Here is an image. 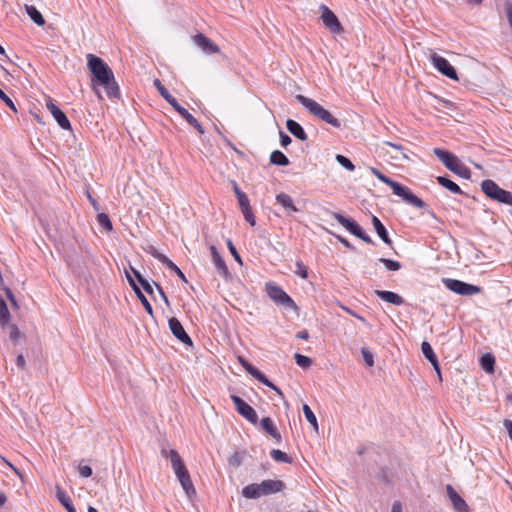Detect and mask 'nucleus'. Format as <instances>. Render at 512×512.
<instances>
[{
	"instance_id": "17",
	"label": "nucleus",
	"mask_w": 512,
	"mask_h": 512,
	"mask_svg": "<svg viewBox=\"0 0 512 512\" xmlns=\"http://www.w3.org/2000/svg\"><path fill=\"white\" fill-rule=\"evenodd\" d=\"M446 490L455 511L469 512V507L466 501L454 490L451 485H447Z\"/></svg>"
},
{
	"instance_id": "13",
	"label": "nucleus",
	"mask_w": 512,
	"mask_h": 512,
	"mask_svg": "<svg viewBox=\"0 0 512 512\" xmlns=\"http://www.w3.org/2000/svg\"><path fill=\"white\" fill-rule=\"evenodd\" d=\"M393 193L401 197L406 203L417 208H424L426 206V204L419 197L413 194L409 188L402 186L399 183L395 185Z\"/></svg>"
},
{
	"instance_id": "28",
	"label": "nucleus",
	"mask_w": 512,
	"mask_h": 512,
	"mask_svg": "<svg viewBox=\"0 0 512 512\" xmlns=\"http://www.w3.org/2000/svg\"><path fill=\"white\" fill-rule=\"evenodd\" d=\"M437 182L441 186L448 189L449 191H451L454 194H462L463 193L461 188L459 187V185H457L455 182H453L452 180H450L444 176L437 177Z\"/></svg>"
},
{
	"instance_id": "32",
	"label": "nucleus",
	"mask_w": 512,
	"mask_h": 512,
	"mask_svg": "<svg viewBox=\"0 0 512 512\" xmlns=\"http://www.w3.org/2000/svg\"><path fill=\"white\" fill-rule=\"evenodd\" d=\"M213 262L221 276H223L225 279H230V272L228 270V267L226 266L225 261L220 255H217V257L213 258Z\"/></svg>"
},
{
	"instance_id": "42",
	"label": "nucleus",
	"mask_w": 512,
	"mask_h": 512,
	"mask_svg": "<svg viewBox=\"0 0 512 512\" xmlns=\"http://www.w3.org/2000/svg\"><path fill=\"white\" fill-rule=\"evenodd\" d=\"M336 161L345 169L348 171H353L355 169L354 164L345 156L343 155H336Z\"/></svg>"
},
{
	"instance_id": "12",
	"label": "nucleus",
	"mask_w": 512,
	"mask_h": 512,
	"mask_svg": "<svg viewBox=\"0 0 512 512\" xmlns=\"http://www.w3.org/2000/svg\"><path fill=\"white\" fill-rule=\"evenodd\" d=\"M430 60L441 74L452 80H458L456 70L445 58L433 53L430 55Z\"/></svg>"
},
{
	"instance_id": "24",
	"label": "nucleus",
	"mask_w": 512,
	"mask_h": 512,
	"mask_svg": "<svg viewBox=\"0 0 512 512\" xmlns=\"http://www.w3.org/2000/svg\"><path fill=\"white\" fill-rule=\"evenodd\" d=\"M56 497L68 512H76L71 498L59 486H56Z\"/></svg>"
},
{
	"instance_id": "40",
	"label": "nucleus",
	"mask_w": 512,
	"mask_h": 512,
	"mask_svg": "<svg viewBox=\"0 0 512 512\" xmlns=\"http://www.w3.org/2000/svg\"><path fill=\"white\" fill-rule=\"evenodd\" d=\"M383 144L401 152V157L395 156V157H393L394 159H397V160H400V159L408 160L409 159L408 155L404 153L405 148L402 145L396 144V143H393L390 141H385V142H383Z\"/></svg>"
},
{
	"instance_id": "53",
	"label": "nucleus",
	"mask_w": 512,
	"mask_h": 512,
	"mask_svg": "<svg viewBox=\"0 0 512 512\" xmlns=\"http://www.w3.org/2000/svg\"><path fill=\"white\" fill-rule=\"evenodd\" d=\"M79 474L84 477H90L92 475V468L88 465L79 466Z\"/></svg>"
},
{
	"instance_id": "29",
	"label": "nucleus",
	"mask_w": 512,
	"mask_h": 512,
	"mask_svg": "<svg viewBox=\"0 0 512 512\" xmlns=\"http://www.w3.org/2000/svg\"><path fill=\"white\" fill-rule=\"evenodd\" d=\"M25 10L34 23L39 26H43L45 24V20L42 14L36 9V7L32 5H26Z\"/></svg>"
},
{
	"instance_id": "38",
	"label": "nucleus",
	"mask_w": 512,
	"mask_h": 512,
	"mask_svg": "<svg viewBox=\"0 0 512 512\" xmlns=\"http://www.w3.org/2000/svg\"><path fill=\"white\" fill-rule=\"evenodd\" d=\"M421 350H422L423 355L429 362H435V360L437 359V356L435 355L431 345L428 342H426V341L422 342Z\"/></svg>"
},
{
	"instance_id": "25",
	"label": "nucleus",
	"mask_w": 512,
	"mask_h": 512,
	"mask_svg": "<svg viewBox=\"0 0 512 512\" xmlns=\"http://www.w3.org/2000/svg\"><path fill=\"white\" fill-rule=\"evenodd\" d=\"M276 201L278 204H280L284 209L288 211H298V208L294 205L292 197L286 193H279L276 196Z\"/></svg>"
},
{
	"instance_id": "52",
	"label": "nucleus",
	"mask_w": 512,
	"mask_h": 512,
	"mask_svg": "<svg viewBox=\"0 0 512 512\" xmlns=\"http://www.w3.org/2000/svg\"><path fill=\"white\" fill-rule=\"evenodd\" d=\"M238 198V202H239V206L241 208V211L245 209V207H250V204H249V199L247 197V195L244 193V194H239V197Z\"/></svg>"
},
{
	"instance_id": "63",
	"label": "nucleus",
	"mask_w": 512,
	"mask_h": 512,
	"mask_svg": "<svg viewBox=\"0 0 512 512\" xmlns=\"http://www.w3.org/2000/svg\"><path fill=\"white\" fill-rule=\"evenodd\" d=\"M296 337L298 339H303V340H307L309 338V333L307 330H301L299 331L297 334H296Z\"/></svg>"
},
{
	"instance_id": "50",
	"label": "nucleus",
	"mask_w": 512,
	"mask_h": 512,
	"mask_svg": "<svg viewBox=\"0 0 512 512\" xmlns=\"http://www.w3.org/2000/svg\"><path fill=\"white\" fill-rule=\"evenodd\" d=\"M297 270L295 273L299 275L301 278L306 279L308 277L307 267L302 262L296 263Z\"/></svg>"
},
{
	"instance_id": "18",
	"label": "nucleus",
	"mask_w": 512,
	"mask_h": 512,
	"mask_svg": "<svg viewBox=\"0 0 512 512\" xmlns=\"http://www.w3.org/2000/svg\"><path fill=\"white\" fill-rule=\"evenodd\" d=\"M258 485L262 496L280 492L285 486L281 480L272 479L264 480Z\"/></svg>"
},
{
	"instance_id": "49",
	"label": "nucleus",
	"mask_w": 512,
	"mask_h": 512,
	"mask_svg": "<svg viewBox=\"0 0 512 512\" xmlns=\"http://www.w3.org/2000/svg\"><path fill=\"white\" fill-rule=\"evenodd\" d=\"M10 339L13 341H17L22 337L21 331L18 329V327L15 324L10 325Z\"/></svg>"
},
{
	"instance_id": "59",
	"label": "nucleus",
	"mask_w": 512,
	"mask_h": 512,
	"mask_svg": "<svg viewBox=\"0 0 512 512\" xmlns=\"http://www.w3.org/2000/svg\"><path fill=\"white\" fill-rule=\"evenodd\" d=\"M503 425L506 428V430L508 432V435H509V437H510V439L512 441V421L506 419V420H504Z\"/></svg>"
},
{
	"instance_id": "34",
	"label": "nucleus",
	"mask_w": 512,
	"mask_h": 512,
	"mask_svg": "<svg viewBox=\"0 0 512 512\" xmlns=\"http://www.w3.org/2000/svg\"><path fill=\"white\" fill-rule=\"evenodd\" d=\"M303 413L307 421L313 426L314 431L318 433L319 427L316 416L307 404L303 405Z\"/></svg>"
},
{
	"instance_id": "37",
	"label": "nucleus",
	"mask_w": 512,
	"mask_h": 512,
	"mask_svg": "<svg viewBox=\"0 0 512 512\" xmlns=\"http://www.w3.org/2000/svg\"><path fill=\"white\" fill-rule=\"evenodd\" d=\"M270 455L277 462L292 463V458L279 449H273Z\"/></svg>"
},
{
	"instance_id": "7",
	"label": "nucleus",
	"mask_w": 512,
	"mask_h": 512,
	"mask_svg": "<svg viewBox=\"0 0 512 512\" xmlns=\"http://www.w3.org/2000/svg\"><path fill=\"white\" fill-rule=\"evenodd\" d=\"M333 217L338 221L340 225L345 227L350 233L358 237L362 241L373 244L372 239L368 236L363 229L354 220L344 217L342 214L333 213Z\"/></svg>"
},
{
	"instance_id": "43",
	"label": "nucleus",
	"mask_w": 512,
	"mask_h": 512,
	"mask_svg": "<svg viewBox=\"0 0 512 512\" xmlns=\"http://www.w3.org/2000/svg\"><path fill=\"white\" fill-rule=\"evenodd\" d=\"M379 261L390 271H398L401 268V264L398 261L386 258H380Z\"/></svg>"
},
{
	"instance_id": "3",
	"label": "nucleus",
	"mask_w": 512,
	"mask_h": 512,
	"mask_svg": "<svg viewBox=\"0 0 512 512\" xmlns=\"http://www.w3.org/2000/svg\"><path fill=\"white\" fill-rule=\"evenodd\" d=\"M297 101L305 107L310 114L320 119L321 121L330 124L335 128H339L341 126V121L335 118L328 110L323 108L318 102L315 100L308 98L304 95L298 94L296 95Z\"/></svg>"
},
{
	"instance_id": "14",
	"label": "nucleus",
	"mask_w": 512,
	"mask_h": 512,
	"mask_svg": "<svg viewBox=\"0 0 512 512\" xmlns=\"http://www.w3.org/2000/svg\"><path fill=\"white\" fill-rule=\"evenodd\" d=\"M46 107L62 129L71 130L70 121L64 112L58 106H56L51 99L47 100Z\"/></svg>"
},
{
	"instance_id": "54",
	"label": "nucleus",
	"mask_w": 512,
	"mask_h": 512,
	"mask_svg": "<svg viewBox=\"0 0 512 512\" xmlns=\"http://www.w3.org/2000/svg\"><path fill=\"white\" fill-rule=\"evenodd\" d=\"M4 290H5V294L8 298V300L10 301L11 305L14 308L18 309L19 306L17 304L16 298H15L14 294L12 293V291L9 288H5Z\"/></svg>"
},
{
	"instance_id": "47",
	"label": "nucleus",
	"mask_w": 512,
	"mask_h": 512,
	"mask_svg": "<svg viewBox=\"0 0 512 512\" xmlns=\"http://www.w3.org/2000/svg\"><path fill=\"white\" fill-rule=\"evenodd\" d=\"M243 216L245 220L251 225L254 226L256 224L255 216L252 212L251 207H245L244 210H242Z\"/></svg>"
},
{
	"instance_id": "1",
	"label": "nucleus",
	"mask_w": 512,
	"mask_h": 512,
	"mask_svg": "<svg viewBox=\"0 0 512 512\" xmlns=\"http://www.w3.org/2000/svg\"><path fill=\"white\" fill-rule=\"evenodd\" d=\"M87 66L93 75V82L104 87L109 97H119V86L115 81L113 71L100 57L88 54Z\"/></svg>"
},
{
	"instance_id": "33",
	"label": "nucleus",
	"mask_w": 512,
	"mask_h": 512,
	"mask_svg": "<svg viewBox=\"0 0 512 512\" xmlns=\"http://www.w3.org/2000/svg\"><path fill=\"white\" fill-rule=\"evenodd\" d=\"M10 321V312L3 297L0 295V324L5 326Z\"/></svg>"
},
{
	"instance_id": "21",
	"label": "nucleus",
	"mask_w": 512,
	"mask_h": 512,
	"mask_svg": "<svg viewBox=\"0 0 512 512\" xmlns=\"http://www.w3.org/2000/svg\"><path fill=\"white\" fill-rule=\"evenodd\" d=\"M375 294L382 300L396 306H400L404 303V299L402 296L391 291L375 290Z\"/></svg>"
},
{
	"instance_id": "30",
	"label": "nucleus",
	"mask_w": 512,
	"mask_h": 512,
	"mask_svg": "<svg viewBox=\"0 0 512 512\" xmlns=\"http://www.w3.org/2000/svg\"><path fill=\"white\" fill-rule=\"evenodd\" d=\"M270 162L273 165H277V166H287L290 163L287 156L279 150H275L271 153Z\"/></svg>"
},
{
	"instance_id": "19",
	"label": "nucleus",
	"mask_w": 512,
	"mask_h": 512,
	"mask_svg": "<svg viewBox=\"0 0 512 512\" xmlns=\"http://www.w3.org/2000/svg\"><path fill=\"white\" fill-rule=\"evenodd\" d=\"M260 425H261V428L276 441V443L281 442V440H282L281 434L279 433L273 420L270 417L262 418Z\"/></svg>"
},
{
	"instance_id": "39",
	"label": "nucleus",
	"mask_w": 512,
	"mask_h": 512,
	"mask_svg": "<svg viewBox=\"0 0 512 512\" xmlns=\"http://www.w3.org/2000/svg\"><path fill=\"white\" fill-rule=\"evenodd\" d=\"M97 221L100 226H102L105 230L111 231L113 226L109 216L106 213H99L97 215Z\"/></svg>"
},
{
	"instance_id": "27",
	"label": "nucleus",
	"mask_w": 512,
	"mask_h": 512,
	"mask_svg": "<svg viewBox=\"0 0 512 512\" xmlns=\"http://www.w3.org/2000/svg\"><path fill=\"white\" fill-rule=\"evenodd\" d=\"M242 495L247 499H256L262 496L257 483L245 486L242 490Z\"/></svg>"
},
{
	"instance_id": "15",
	"label": "nucleus",
	"mask_w": 512,
	"mask_h": 512,
	"mask_svg": "<svg viewBox=\"0 0 512 512\" xmlns=\"http://www.w3.org/2000/svg\"><path fill=\"white\" fill-rule=\"evenodd\" d=\"M168 323H169V328H170L172 334L179 341H181L182 343H184L186 345L192 346L191 338L188 336V334L184 330L182 324L180 323V321L177 318H175V317L170 318Z\"/></svg>"
},
{
	"instance_id": "60",
	"label": "nucleus",
	"mask_w": 512,
	"mask_h": 512,
	"mask_svg": "<svg viewBox=\"0 0 512 512\" xmlns=\"http://www.w3.org/2000/svg\"><path fill=\"white\" fill-rule=\"evenodd\" d=\"M16 364L19 368H21L22 370L25 369V366H26V362H25V359L23 357L22 354H19L16 358Z\"/></svg>"
},
{
	"instance_id": "20",
	"label": "nucleus",
	"mask_w": 512,
	"mask_h": 512,
	"mask_svg": "<svg viewBox=\"0 0 512 512\" xmlns=\"http://www.w3.org/2000/svg\"><path fill=\"white\" fill-rule=\"evenodd\" d=\"M174 109L179 113L181 117H183L188 122V124L193 126L198 131L199 134H204L205 131L203 126L192 114L188 112L187 109L182 107L180 104H178Z\"/></svg>"
},
{
	"instance_id": "11",
	"label": "nucleus",
	"mask_w": 512,
	"mask_h": 512,
	"mask_svg": "<svg viewBox=\"0 0 512 512\" xmlns=\"http://www.w3.org/2000/svg\"><path fill=\"white\" fill-rule=\"evenodd\" d=\"M321 10V19L323 24L330 32L334 34H340L343 32V27L339 22L337 16L334 14L332 10H330L326 5L320 6Z\"/></svg>"
},
{
	"instance_id": "6",
	"label": "nucleus",
	"mask_w": 512,
	"mask_h": 512,
	"mask_svg": "<svg viewBox=\"0 0 512 512\" xmlns=\"http://www.w3.org/2000/svg\"><path fill=\"white\" fill-rule=\"evenodd\" d=\"M265 291L275 304L296 310L297 305L293 299L274 282H268L265 285Z\"/></svg>"
},
{
	"instance_id": "36",
	"label": "nucleus",
	"mask_w": 512,
	"mask_h": 512,
	"mask_svg": "<svg viewBox=\"0 0 512 512\" xmlns=\"http://www.w3.org/2000/svg\"><path fill=\"white\" fill-rule=\"evenodd\" d=\"M137 298L140 300V302L142 303L143 307L145 308L146 312L150 315V316H153V308L151 306V304L149 303V301L147 300V298L144 296V294L141 292L140 288L138 286H135V290H134Z\"/></svg>"
},
{
	"instance_id": "10",
	"label": "nucleus",
	"mask_w": 512,
	"mask_h": 512,
	"mask_svg": "<svg viewBox=\"0 0 512 512\" xmlns=\"http://www.w3.org/2000/svg\"><path fill=\"white\" fill-rule=\"evenodd\" d=\"M231 400L235 405L236 411L242 417H244L248 422H250L253 425H256L258 423V415L252 406H250L237 395H231Z\"/></svg>"
},
{
	"instance_id": "57",
	"label": "nucleus",
	"mask_w": 512,
	"mask_h": 512,
	"mask_svg": "<svg viewBox=\"0 0 512 512\" xmlns=\"http://www.w3.org/2000/svg\"><path fill=\"white\" fill-rule=\"evenodd\" d=\"M154 284H155V286H156V288H157V290H158V293H159V295H160L161 299L164 301V303H165L167 306H170V302H169V300H168V298H167V296H166L165 292L163 291V288H162L159 284H157V283H154Z\"/></svg>"
},
{
	"instance_id": "48",
	"label": "nucleus",
	"mask_w": 512,
	"mask_h": 512,
	"mask_svg": "<svg viewBox=\"0 0 512 512\" xmlns=\"http://www.w3.org/2000/svg\"><path fill=\"white\" fill-rule=\"evenodd\" d=\"M0 99L14 112L17 113V108L13 101L0 89Z\"/></svg>"
},
{
	"instance_id": "9",
	"label": "nucleus",
	"mask_w": 512,
	"mask_h": 512,
	"mask_svg": "<svg viewBox=\"0 0 512 512\" xmlns=\"http://www.w3.org/2000/svg\"><path fill=\"white\" fill-rule=\"evenodd\" d=\"M443 282L449 290L459 295H474L481 291L479 286L468 284L456 279H444Z\"/></svg>"
},
{
	"instance_id": "44",
	"label": "nucleus",
	"mask_w": 512,
	"mask_h": 512,
	"mask_svg": "<svg viewBox=\"0 0 512 512\" xmlns=\"http://www.w3.org/2000/svg\"><path fill=\"white\" fill-rule=\"evenodd\" d=\"M296 363L303 368H307L311 365V359L307 356H304L302 354L296 353L294 355Z\"/></svg>"
},
{
	"instance_id": "31",
	"label": "nucleus",
	"mask_w": 512,
	"mask_h": 512,
	"mask_svg": "<svg viewBox=\"0 0 512 512\" xmlns=\"http://www.w3.org/2000/svg\"><path fill=\"white\" fill-rule=\"evenodd\" d=\"M481 367L483 370H485L488 373H493L494 371V364H495V358L492 354L486 353L482 355L480 359Z\"/></svg>"
},
{
	"instance_id": "4",
	"label": "nucleus",
	"mask_w": 512,
	"mask_h": 512,
	"mask_svg": "<svg viewBox=\"0 0 512 512\" xmlns=\"http://www.w3.org/2000/svg\"><path fill=\"white\" fill-rule=\"evenodd\" d=\"M435 156L444 164V166L464 179H470L471 171L464 165L457 156L447 150L435 148L433 150Z\"/></svg>"
},
{
	"instance_id": "55",
	"label": "nucleus",
	"mask_w": 512,
	"mask_h": 512,
	"mask_svg": "<svg viewBox=\"0 0 512 512\" xmlns=\"http://www.w3.org/2000/svg\"><path fill=\"white\" fill-rule=\"evenodd\" d=\"M139 283L141 284L146 293H148L149 295H153V287L145 278L140 279Z\"/></svg>"
},
{
	"instance_id": "45",
	"label": "nucleus",
	"mask_w": 512,
	"mask_h": 512,
	"mask_svg": "<svg viewBox=\"0 0 512 512\" xmlns=\"http://www.w3.org/2000/svg\"><path fill=\"white\" fill-rule=\"evenodd\" d=\"M147 252L151 254L154 258L158 259L162 264H165L166 261L169 259L164 254L158 252V250L153 246H149Z\"/></svg>"
},
{
	"instance_id": "41",
	"label": "nucleus",
	"mask_w": 512,
	"mask_h": 512,
	"mask_svg": "<svg viewBox=\"0 0 512 512\" xmlns=\"http://www.w3.org/2000/svg\"><path fill=\"white\" fill-rule=\"evenodd\" d=\"M170 271L174 272L182 281L187 282V279L183 272L178 268V266L173 263L170 259L166 261L164 264Z\"/></svg>"
},
{
	"instance_id": "62",
	"label": "nucleus",
	"mask_w": 512,
	"mask_h": 512,
	"mask_svg": "<svg viewBox=\"0 0 512 512\" xmlns=\"http://www.w3.org/2000/svg\"><path fill=\"white\" fill-rule=\"evenodd\" d=\"M391 512H402V504L400 501H395L392 504Z\"/></svg>"
},
{
	"instance_id": "26",
	"label": "nucleus",
	"mask_w": 512,
	"mask_h": 512,
	"mask_svg": "<svg viewBox=\"0 0 512 512\" xmlns=\"http://www.w3.org/2000/svg\"><path fill=\"white\" fill-rule=\"evenodd\" d=\"M160 95L173 107L175 108L179 103L178 101L168 92V90L162 85L159 79H155L153 82Z\"/></svg>"
},
{
	"instance_id": "35",
	"label": "nucleus",
	"mask_w": 512,
	"mask_h": 512,
	"mask_svg": "<svg viewBox=\"0 0 512 512\" xmlns=\"http://www.w3.org/2000/svg\"><path fill=\"white\" fill-rule=\"evenodd\" d=\"M370 171L372 172L373 175H375L381 182L387 184L388 186H390L392 188V190L394 189L395 185L398 184V182L390 179L389 177H387L386 175H384L383 173H381L377 168H374V167H370Z\"/></svg>"
},
{
	"instance_id": "5",
	"label": "nucleus",
	"mask_w": 512,
	"mask_h": 512,
	"mask_svg": "<svg viewBox=\"0 0 512 512\" xmlns=\"http://www.w3.org/2000/svg\"><path fill=\"white\" fill-rule=\"evenodd\" d=\"M481 189L487 197L502 204L512 205V193L500 188L493 180L481 183Z\"/></svg>"
},
{
	"instance_id": "8",
	"label": "nucleus",
	"mask_w": 512,
	"mask_h": 512,
	"mask_svg": "<svg viewBox=\"0 0 512 512\" xmlns=\"http://www.w3.org/2000/svg\"><path fill=\"white\" fill-rule=\"evenodd\" d=\"M239 363L245 369L247 373H249L252 377L258 380L260 383L274 390L281 398L284 397L283 392L275 386L261 371L252 366L248 361H246L243 357H238Z\"/></svg>"
},
{
	"instance_id": "64",
	"label": "nucleus",
	"mask_w": 512,
	"mask_h": 512,
	"mask_svg": "<svg viewBox=\"0 0 512 512\" xmlns=\"http://www.w3.org/2000/svg\"><path fill=\"white\" fill-rule=\"evenodd\" d=\"M125 273H126V278H127L128 282H129L130 286L132 287L133 291H134L135 290V286H138V285L136 284V282L134 281V279L132 278V276L130 275L129 272L126 271Z\"/></svg>"
},
{
	"instance_id": "16",
	"label": "nucleus",
	"mask_w": 512,
	"mask_h": 512,
	"mask_svg": "<svg viewBox=\"0 0 512 512\" xmlns=\"http://www.w3.org/2000/svg\"><path fill=\"white\" fill-rule=\"evenodd\" d=\"M194 43L207 54H215L220 52L219 46L202 33L193 38Z\"/></svg>"
},
{
	"instance_id": "2",
	"label": "nucleus",
	"mask_w": 512,
	"mask_h": 512,
	"mask_svg": "<svg viewBox=\"0 0 512 512\" xmlns=\"http://www.w3.org/2000/svg\"><path fill=\"white\" fill-rule=\"evenodd\" d=\"M161 454L165 458H170L174 473L179 480L183 490L189 498H192L196 494V490L191 481L190 474L179 453L174 449L169 451L162 449Z\"/></svg>"
},
{
	"instance_id": "61",
	"label": "nucleus",
	"mask_w": 512,
	"mask_h": 512,
	"mask_svg": "<svg viewBox=\"0 0 512 512\" xmlns=\"http://www.w3.org/2000/svg\"><path fill=\"white\" fill-rule=\"evenodd\" d=\"M430 363L432 364L434 370L438 374L439 380L441 381L442 380V376H441V370H440L438 359H436L435 362H430Z\"/></svg>"
},
{
	"instance_id": "46",
	"label": "nucleus",
	"mask_w": 512,
	"mask_h": 512,
	"mask_svg": "<svg viewBox=\"0 0 512 512\" xmlns=\"http://www.w3.org/2000/svg\"><path fill=\"white\" fill-rule=\"evenodd\" d=\"M362 357L366 363L367 366L372 367L374 365V359L372 352L367 348L361 349Z\"/></svg>"
},
{
	"instance_id": "58",
	"label": "nucleus",
	"mask_w": 512,
	"mask_h": 512,
	"mask_svg": "<svg viewBox=\"0 0 512 512\" xmlns=\"http://www.w3.org/2000/svg\"><path fill=\"white\" fill-rule=\"evenodd\" d=\"M280 142L283 147H286L292 142V139L284 132H280Z\"/></svg>"
},
{
	"instance_id": "23",
	"label": "nucleus",
	"mask_w": 512,
	"mask_h": 512,
	"mask_svg": "<svg viewBox=\"0 0 512 512\" xmlns=\"http://www.w3.org/2000/svg\"><path fill=\"white\" fill-rule=\"evenodd\" d=\"M286 127H287L288 131L292 135H294L296 138H298V139H300L302 141H305L307 139L306 132L304 131V129L302 128V126L298 122H296V121H294L292 119H289L286 122Z\"/></svg>"
},
{
	"instance_id": "51",
	"label": "nucleus",
	"mask_w": 512,
	"mask_h": 512,
	"mask_svg": "<svg viewBox=\"0 0 512 512\" xmlns=\"http://www.w3.org/2000/svg\"><path fill=\"white\" fill-rule=\"evenodd\" d=\"M227 246L234 259L240 264H242L241 257L230 239L227 240Z\"/></svg>"
},
{
	"instance_id": "22",
	"label": "nucleus",
	"mask_w": 512,
	"mask_h": 512,
	"mask_svg": "<svg viewBox=\"0 0 512 512\" xmlns=\"http://www.w3.org/2000/svg\"><path fill=\"white\" fill-rule=\"evenodd\" d=\"M372 224H373V227H374L376 233L380 237V239L385 244L391 246L392 245V240L388 236L386 228L384 227V225L382 224V222L379 220L378 217L372 216Z\"/></svg>"
},
{
	"instance_id": "56",
	"label": "nucleus",
	"mask_w": 512,
	"mask_h": 512,
	"mask_svg": "<svg viewBox=\"0 0 512 512\" xmlns=\"http://www.w3.org/2000/svg\"><path fill=\"white\" fill-rule=\"evenodd\" d=\"M340 307L346 312L348 313L349 315L359 319L360 321L362 322H365V319L363 317H361L360 315H358L355 311L351 310L349 307L347 306H344V305H340Z\"/></svg>"
}]
</instances>
